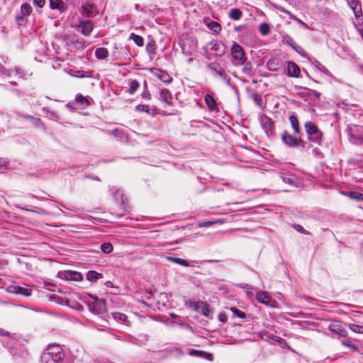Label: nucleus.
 Masks as SVG:
<instances>
[{"label": "nucleus", "mask_w": 363, "mask_h": 363, "mask_svg": "<svg viewBox=\"0 0 363 363\" xmlns=\"http://www.w3.org/2000/svg\"><path fill=\"white\" fill-rule=\"evenodd\" d=\"M64 358L62 348L57 344L48 347L41 357L43 363H60Z\"/></svg>", "instance_id": "obj_1"}, {"label": "nucleus", "mask_w": 363, "mask_h": 363, "mask_svg": "<svg viewBox=\"0 0 363 363\" xmlns=\"http://www.w3.org/2000/svg\"><path fill=\"white\" fill-rule=\"evenodd\" d=\"M304 127L308 139L314 143L320 145L322 141L323 133L319 128L311 121L306 122Z\"/></svg>", "instance_id": "obj_2"}, {"label": "nucleus", "mask_w": 363, "mask_h": 363, "mask_svg": "<svg viewBox=\"0 0 363 363\" xmlns=\"http://www.w3.org/2000/svg\"><path fill=\"white\" fill-rule=\"evenodd\" d=\"M282 142L287 146L291 147H301L304 149L306 143L301 138H297L289 134L286 131H284L281 134Z\"/></svg>", "instance_id": "obj_3"}, {"label": "nucleus", "mask_w": 363, "mask_h": 363, "mask_svg": "<svg viewBox=\"0 0 363 363\" xmlns=\"http://www.w3.org/2000/svg\"><path fill=\"white\" fill-rule=\"evenodd\" d=\"M350 140L354 145H363V125H354L349 128Z\"/></svg>", "instance_id": "obj_4"}, {"label": "nucleus", "mask_w": 363, "mask_h": 363, "mask_svg": "<svg viewBox=\"0 0 363 363\" xmlns=\"http://www.w3.org/2000/svg\"><path fill=\"white\" fill-rule=\"evenodd\" d=\"M230 53L233 58L237 61V63H239L246 59L243 48L236 42H233L230 49Z\"/></svg>", "instance_id": "obj_5"}, {"label": "nucleus", "mask_w": 363, "mask_h": 363, "mask_svg": "<svg viewBox=\"0 0 363 363\" xmlns=\"http://www.w3.org/2000/svg\"><path fill=\"white\" fill-rule=\"evenodd\" d=\"M206 47L211 50L217 52V53L215 54V56L222 57L226 52L225 45L217 40H211L206 45Z\"/></svg>", "instance_id": "obj_6"}, {"label": "nucleus", "mask_w": 363, "mask_h": 363, "mask_svg": "<svg viewBox=\"0 0 363 363\" xmlns=\"http://www.w3.org/2000/svg\"><path fill=\"white\" fill-rule=\"evenodd\" d=\"M91 297L95 300V301L91 306V310L96 314H102L106 312V303L104 298H99L96 296L91 295Z\"/></svg>", "instance_id": "obj_7"}, {"label": "nucleus", "mask_w": 363, "mask_h": 363, "mask_svg": "<svg viewBox=\"0 0 363 363\" xmlns=\"http://www.w3.org/2000/svg\"><path fill=\"white\" fill-rule=\"evenodd\" d=\"M8 291L11 294H21L24 296H30L32 293L30 289L16 285L10 286L8 288Z\"/></svg>", "instance_id": "obj_8"}, {"label": "nucleus", "mask_w": 363, "mask_h": 363, "mask_svg": "<svg viewBox=\"0 0 363 363\" xmlns=\"http://www.w3.org/2000/svg\"><path fill=\"white\" fill-rule=\"evenodd\" d=\"M151 72L154 76L157 77L160 80H161L164 83L169 84L172 81V78L165 71H162L159 69H152Z\"/></svg>", "instance_id": "obj_9"}, {"label": "nucleus", "mask_w": 363, "mask_h": 363, "mask_svg": "<svg viewBox=\"0 0 363 363\" xmlns=\"http://www.w3.org/2000/svg\"><path fill=\"white\" fill-rule=\"evenodd\" d=\"M78 28L85 36H89L93 30V25L90 21H80Z\"/></svg>", "instance_id": "obj_10"}, {"label": "nucleus", "mask_w": 363, "mask_h": 363, "mask_svg": "<svg viewBox=\"0 0 363 363\" xmlns=\"http://www.w3.org/2000/svg\"><path fill=\"white\" fill-rule=\"evenodd\" d=\"M49 5L51 9L58 10L60 13L65 11L67 9V5L63 0H49Z\"/></svg>", "instance_id": "obj_11"}, {"label": "nucleus", "mask_w": 363, "mask_h": 363, "mask_svg": "<svg viewBox=\"0 0 363 363\" xmlns=\"http://www.w3.org/2000/svg\"><path fill=\"white\" fill-rule=\"evenodd\" d=\"M236 65H242V71L247 76H253L254 70L250 62L247 60V58L239 63H236Z\"/></svg>", "instance_id": "obj_12"}, {"label": "nucleus", "mask_w": 363, "mask_h": 363, "mask_svg": "<svg viewBox=\"0 0 363 363\" xmlns=\"http://www.w3.org/2000/svg\"><path fill=\"white\" fill-rule=\"evenodd\" d=\"M63 277L66 280L68 281H82L83 277L81 273L74 271H67L63 273Z\"/></svg>", "instance_id": "obj_13"}, {"label": "nucleus", "mask_w": 363, "mask_h": 363, "mask_svg": "<svg viewBox=\"0 0 363 363\" xmlns=\"http://www.w3.org/2000/svg\"><path fill=\"white\" fill-rule=\"evenodd\" d=\"M195 309L206 317H210L211 313V309L209 306L203 302H197L196 303Z\"/></svg>", "instance_id": "obj_14"}, {"label": "nucleus", "mask_w": 363, "mask_h": 363, "mask_svg": "<svg viewBox=\"0 0 363 363\" xmlns=\"http://www.w3.org/2000/svg\"><path fill=\"white\" fill-rule=\"evenodd\" d=\"M189 354L191 356L203 358V359H206L210 361H212L213 358L212 354L208 353L203 350H190L189 352Z\"/></svg>", "instance_id": "obj_15"}, {"label": "nucleus", "mask_w": 363, "mask_h": 363, "mask_svg": "<svg viewBox=\"0 0 363 363\" xmlns=\"http://www.w3.org/2000/svg\"><path fill=\"white\" fill-rule=\"evenodd\" d=\"M288 75L291 77H298L300 74L299 67L294 62H289L287 66Z\"/></svg>", "instance_id": "obj_16"}, {"label": "nucleus", "mask_w": 363, "mask_h": 363, "mask_svg": "<svg viewBox=\"0 0 363 363\" xmlns=\"http://www.w3.org/2000/svg\"><path fill=\"white\" fill-rule=\"evenodd\" d=\"M261 125L267 135L272 133V123L269 117L263 116L261 118Z\"/></svg>", "instance_id": "obj_17"}, {"label": "nucleus", "mask_w": 363, "mask_h": 363, "mask_svg": "<svg viewBox=\"0 0 363 363\" xmlns=\"http://www.w3.org/2000/svg\"><path fill=\"white\" fill-rule=\"evenodd\" d=\"M257 299L259 302L267 306H271L272 298L267 292L259 291L257 293Z\"/></svg>", "instance_id": "obj_18"}, {"label": "nucleus", "mask_w": 363, "mask_h": 363, "mask_svg": "<svg viewBox=\"0 0 363 363\" xmlns=\"http://www.w3.org/2000/svg\"><path fill=\"white\" fill-rule=\"evenodd\" d=\"M82 13L87 17L94 16V6L93 4L86 2L82 4Z\"/></svg>", "instance_id": "obj_19"}, {"label": "nucleus", "mask_w": 363, "mask_h": 363, "mask_svg": "<svg viewBox=\"0 0 363 363\" xmlns=\"http://www.w3.org/2000/svg\"><path fill=\"white\" fill-rule=\"evenodd\" d=\"M160 99L167 104L170 105L172 101V94L167 89H162L160 91Z\"/></svg>", "instance_id": "obj_20"}, {"label": "nucleus", "mask_w": 363, "mask_h": 363, "mask_svg": "<svg viewBox=\"0 0 363 363\" xmlns=\"http://www.w3.org/2000/svg\"><path fill=\"white\" fill-rule=\"evenodd\" d=\"M205 102L209 110L213 111L217 108V103L211 94H206L205 96Z\"/></svg>", "instance_id": "obj_21"}, {"label": "nucleus", "mask_w": 363, "mask_h": 363, "mask_svg": "<svg viewBox=\"0 0 363 363\" xmlns=\"http://www.w3.org/2000/svg\"><path fill=\"white\" fill-rule=\"evenodd\" d=\"M356 20L354 21V26L358 32H363V16L362 11L358 13H354Z\"/></svg>", "instance_id": "obj_22"}, {"label": "nucleus", "mask_w": 363, "mask_h": 363, "mask_svg": "<svg viewBox=\"0 0 363 363\" xmlns=\"http://www.w3.org/2000/svg\"><path fill=\"white\" fill-rule=\"evenodd\" d=\"M75 101L77 104H79L82 106V108L87 107L91 104L90 98L88 96L85 97L82 94H77Z\"/></svg>", "instance_id": "obj_23"}, {"label": "nucleus", "mask_w": 363, "mask_h": 363, "mask_svg": "<svg viewBox=\"0 0 363 363\" xmlns=\"http://www.w3.org/2000/svg\"><path fill=\"white\" fill-rule=\"evenodd\" d=\"M347 2L352 9L354 13H358V15H359V13L362 11L360 3L357 0H347Z\"/></svg>", "instance_id": "obj_24"}, {"label": "nucleus", "mask_w": 363, "mask_h": 363, "mask_svg": "<svg viewBox=\"0 0 363 363\" xmlns=\"http://www.w3.org/2000/svg\"><path fill=\"white\" fill-rule=\"evenodd\" d=\"M95 56L99 60H104L108 56V51L105 48H97L95 50Z\"/></svg>", "instance_id": "obj_25"}, {"label": "nucleus", "mask_w": 363, "mask_h": 363, "mask_svg": "<svg viewBox=\"0 0 363 363\" xmlns=\"http://www.w3.org/2000/svg\"><path fill=\"white\" fill-rule=\"evenodd\" d=\"M289 121L291 125L292 128L294 129L295 133H299L301 131L298 120L295 114H292L289 116Z\"/></svg>", "instance_id": "obj_26"}, {"label": "nucleus", "mask_w": 363, "mask_h": 363, "mask_svg": "<svg viewBox=\"0 0 363 363\" xmlns=\"http://www.w3.org/2000/svg\"><path fill=\"white\" fill-rule=\"evenodd\" d=\"M229 18L234 21H238L242 16V12L239 9H232L229 12Z\"/></svg>", "instance_id": "obj_27"}, {"label": "nucleus", "mask_w": 363, "mask_h": 363, "mask_svg": "<svg viewBox=\"0 0 363 363\" xmlns=\"http://www.w3.org/2000/svg\"><path fill=\"white\" fill-rule=\"evenodd\" d=\"M345 195L350 197L351 199L359 201H363V194L359 191H347L345 193Z\"/></svg>", "instance_id": "obj_28"}, {"label": "nucleus", "mask_w": 363, "mask_h": 363, "mask_svg": "<svg viewBox=\"0 0 363 363\" xmlns=\"http://www.w3.org/2000/svg\"><path fill=\"white\" fill-rule=\"evenodd\" d=\"M102 277V274L93 270L89 271L86 274V279L90 281H95Z\"/></svg>", "instance_id": "obj_29"}, {"label": "nucleus", "mask_w": 363, "mask_h": 363, "mask_svg": "<svg viewBox=\"0 0 363 363\" xmlns=\"http://www.w3.org/2000/svg\"><path fill=\"white\" fill-rule=\"evenodd\" d=\"M15 22L19 26H26L28 23V19L26 18V16L22 13H16L15 16Z\"/></svg>", "instance_id": "obj_30"}, {"label": "nucleus", "mask_w": 363, "mask_h": 363, "mask_svg": "<svg viewBox=\"0 0 363 363\" xmlns=\"http://www.w3.org/2000/svg\"><path fill=\"white\" fill-rule=\"evenodd\" d=\"M207 27L216 35L219 33L222 28L220 23L213 21L207 24Z\"/></svg>", "instance_id": "obj_31"}, {"label": "nucleus", "mask_w": 363, "mask_h": 363, "mask_svg": "<svg viewBox=\"0 0 363 363\" xmlns=\"http://www.w3.org/2000/svg\"><path fill=\"white\" fill-rule=\"evenodd\" d=\"M33 11V9L31 6L27 3L23 4L21 6V11L20 13L23 15L27 16L30 15V13Z\"/></svg>", "instance_id": "obj_32"}, {"label": "nucleus", "mask_w": 363, "mask_h": 363, "mask_svg": "<svg viewBox=\"0 0 363 363\" xmlns=\"http://www.w3.org/2000/svg\"><path fill=\"white\" fill-rule=\"evenodd\" d=\"M111 316L115 320L120 323H125L127 320V316L125 314L119 312L111 313Z\"/></svg>", "instance_id": "obj_33"}, {"label": "nucleus", "mask_w": 363, "mask_h": 363, "mask_svg": "<svg viewBox=\"0 0 363 363\" xmlns=\"http://www.w3.org/2000/svg\"><path fill=\"white\" fill-rule=\"evenodd\" d=\"M130 38L132 39L134 41V43L140 47L143 46L144 44L143 38L138 35H136L135 33H131Z\"/></svg>", "instance_id": "obj_34"}, {"label": "nucleus", "mask_w": 363, "mask_h": 363, "mask_svg": "<svg viewBox=\"0 0 363 363\" xmlns=\"http://www.w3.org/2000/svg\"><path fill=\"white\" fill-rule=\"evenodd\" d=\"M259 30L262 35H267L270 32V26L267 23H262L259 27Z\"/></svg>", "instance_id": "obj_35"}, {"label": "nucleus", "mask_w": 363, "mask_h": 363, "mask_svg": "<svg viewBox=\"0 0 363 363\" xmlns=\"http://www.w3.org/2000/svg\"><path fill=\"white\" fill-rule=\"evenodd\" d=\"M168 259L176 263V264H179L182 266H184V267H189V264L188 262V261L185 260V259H181V258H178V257H168Z\"/></svg>", "instance_id": "obj_36"}, {"label": "nucleus", "mask_w": 363, "mask_h": 363, "mask_svg": "<svg viewBox=\"0 0 363 363\" xmlns=\"http://www.w3.org/2000/svg\"><path fill=\"white\" fill-rule=\"evenodd\" d=\"M101 250L103 252L108 254L113 251V247L110 242H105L101 245Z\"/></svg>", "instance_id": "obj_37"}, {"label": "nucleus", "mask_w": 363, "mask_h": 363, "mask_svg": "<svg viewBox=\"0 0 363 363\" xmlns=\"http://www.w3.org/2000/svg\"><path fill=\"white\" fill-rule=\"evenodd\" d=\"M139 86H140V84L137 80H135V79L132 80L130 82L129 93L130 94H133L138 89Z\"/></svg>", "instance_id": "obj_38"}, {"label": "nucleus", "mask_w": 363, "mask_h": 363, "mask_svg": "<svg viewBox=\"0 0 363 363\" xmlns=\"http://www.w3.org/2000/svg\"><path fill=\"white\" fill-rule=\"evenodd\" d=\"M348 327L354 333L363 334V326L362 325L350 324L348 325Z\"/></svg>", "instance_id": "obj_39"}, {"label": "nucleus", "mask_w": 363, "mask_h": 363, "mask_svg": "<svg viewBox=\"0 0 363 363\" xmlns=\"http://www.w3.org/2000/svg\"><path fill=\"white\" fill-rule=\"evenodd\" d=\"M230 310L233 312V313L235 315H237L240 318H245L246 315L244 312L241 311L238 308L235 307H232L230 308Z\"/></svg>", "instance_id": "obj_40"}, {"label": "nucleus", "mask_w": 363, "mask_h": 363, "mask_svg": "<svg viewBox=\"0 0 363 363\" xmlns=\"http://www.w3.org/2000/svg\"><path fill=\"white\" fill-rule=\"evenodd\" d=\"M206 67L209 70L214 72L215 74L217 72L218 69L220 67V65L217 62L208 63V64H207Z\"/></svg>", "instance_id": "obj_41"}, {"label": "nucleus", "mask_w": 363, "mask_h": 363, "mask_svg": "<svg viewBox=\"0 0 363 363\" xmlns=\"http://www.w3.org/2000/svg\"><path fill=\"white\" fill-rule=\"evenodd\" d=\"M286 42L287 45H289L290 47H291L294 50H295L296 47L298 45V44L295 42V40L290 36L286 37Z\"/></svg>", "instance_id": "obj_42"}, {"label": "nucleus", "mask_w": 363, "mask_h": 363, "mask_svg": "<svg viewBox=\"0 0 363 363\" xmlns=\"http://www.w3.org/2000/svg\"><path fill=\"white\" fill-rule=\"evenodd\" d=\"M216 75L219 76L220 77L223 78L224 80L230 81V79H228L225 70L220 67L217 72L216 73Z\"/></svg>", "instance_id": "obj_43"}, {"label": "nucleus", "mask_w": 363, "mask_h": 363, "mask_svg": "<svg viewBox=\"0 0 363 363\" xmlns=\"http://www.w3.org/2000/svg\"><path fill=\"white\" fill-rule=\"evenodd\" d=\"M294 229L297 230L298 232L304 234V235H310L311 233L304 229V228L298 224L294 225Z\"/></svg>", "instance_id": "obj_44"}, {"label": "nucleus", "mask_w": 363, "mask_h": 363, "mask_svg": "<svg viewBox=\"0 0 363 363\" xmlns=\"http://www.w3.org/2000/svg\"><path fill=\"white\" fill-rule=\"evenodd\" d=\"M146 50L148 52H153L155 50V42L154 40H151L146 45Z\"/></svg>", "instance_id": "obj_45"}, {"label": "nucleus", "mask_w": 363, "mask_h": 363, "mask_svg": "<svg viewBox=\"0 0 363 363\" xmlns=\"http://www.w3.org/2000/svg\"><path fill=\"white\" fill-rule=\"evenodd\" d=\"M277 64L273 60H269L267 63V66L268 69L271 71L276 70L277 69Z\"/></svg>", "instance_id": "obj_46"}, {"label": "nucleus", "mask_w": 363, "mask_h": 363, "mask_svg": "<svg viewBox=\"0 0 363 363\" xmlns=\"http://www.w3.org/2000/svg\"><path fill=\"white\" fill-rule=\"evenodd\" d=\"M135 109L138 111H144L146 113H149L150 106L147 105L140 104L135 107Z\"/></svg>", "instance_id": "obj_47"}, {"label": "nucleus", "mask_w": 363, "mask_h": 363, "mask_svg": "<svg viewBox=\"0 0 363 363\" xmlns=\"http://www.w3.org/2000/svg\"><path fill=\"white\" fill-rule=\"evenodd\" d=\"M294 50H296V52H297L300 55L303 57H306L307 55V52H306V50L298 45L296 47Z\"/></svg>", "instance_id": "obj_48"}, {"label": "nucleus", "mask_w": 363, "mask_h": 363, "mask_svg": "<svg viewBox=\"0 0 363 363\" xmlns=\"http://www.w3.org/2000/svg\"><path fill=\"white\" fill-rule=\"evenodd\" d=\"M252 98H253L254 101L255 102V104L260 106L261 104H262V98H261V96L258 94L255 93V94H252Z\"/></svg>", "instance_id": "obj_49"}, {"label": "nucleus", "mask_w": 363, "mask_h": 363, "mask_svg": "<svg viewBox=\"0 0 363 363\" xmlns=\"http://www.w3.org/2000/svg\"><path fill=\"white\" fill-rule=\"evenodd\" d=\"M0 72L1 74L6 75V76H11V72H13V69H6L5 67H0Z\"/></svg>", "instance_id": "obj_50"}, {"label": "nucleus", "mask_w": 363, "mask_h": 363, "mask_svg": "<svg viewBox=\"0 0 363 363\" xmlns=\"http://www.w3.org/2000/svg\"><path fill=\"white\" fill-rule=\"evenodd\" d=\"M16 74L21 78L26 79V74H24V71L20 68L16 67L14 69Z\"/></svg>", "instance_id": "obj_51"}, {"label": "nucleus", "mask_w": 363, "mask_h": 363, "mask_svg": "<svg viewBox=\"0 0 363 363\" xmlns=\"http://www.w3.org/2000/svg\"><path fill=\"white\" fill-rule=\"evenodd\" d=\"M342 343L343 345L347 346L354 351L358 350L357 347L355 345L350 343V342L342 341Z\"/></svg>", "instance_id": "obj_52"}, {"label": "nucleus", "mask_w": 363, "mask_h": 363, "mask_svg": "<svg viewBox=\"0 0 363 363\" xmlns=\"http://www.w3.org/2000/svg\"><path fill=\"white\" fill-rule=\"evenodd\" d=\"M45 4V0H33V4L34 6L43 8Z\"/></svg>", "instance_id": "obj_53"}, {"label": "nucleus", "mask_w": 363, "mask_h": 363, "mask_svg": "<svg viewBox=\"0 0 363 363\" xmlns=\"http://www.w3.org/2000/svg\"><path fill=\"white\" fill-rule=\"evenodd\" d=\"M142 97L145 99L150 100L151 94L148 90H144V91L142 94Z\"/></svg>", "instance_id": "obj_54"}, {"label": "nucleus", "mask_w": 363, "mask_h": 363, "mask_svg": "<svg viewBox=\"0 0 363 363\" xmlns=\"http://www.w3.org/2000/svg\"><path fill=\"white\" fill-rule=\"evenodd\" d=\"M318 69L320 71L323 72V73H325L326 74H330L329 70L325 66L321 65L320 63H318Z\"/></svg>", "instance_id": "obj_55"}, {"label": "nucleus", "mask_w": 363, "mask_h": 363, "mask_svg": "<svg viewBox=\"0 0 363 363\" xmlns=\"http://www.w3.org/2000/svg\"><path fill=\"white\" fill-rule=\"evenodd\" d=\"M218 319L220 322L225 323L227 320V315L224 313H220L218 315Z\"/></svg>", "instance_id": "obj_56"}, {"label": "nucleus", "mask_w": 363, "mask_h": 363, "mask_svg": "<svg viewBox=\"0 0 363 363\" xmlns=\"http://www.w3.org/2000/svg\"><path fill=\"white\" fill-rule=\"evenodd\" d=\"M7 168V162L5 159L0 157V169Z\"/></svg>", "instance_id": "obj_57"}, {"label": "nucleus", "mask_w": 363, "mask_h": 363, "mask_svg": "<svg viewBox=\"0 0 363 363\" xmlns=\"http://www.w3.org/2000/svg\"><path fill=\"white\" fill-rule=\"evenodd\" d=\"M74 76L77 77H86V75L84 74V71H82V70L76 71L75 74H74Z\"/></svg>", "instance_id": "obj_58"}, {"label": "nucleus", "mask_w": 363, "mask_h": 363, "mask_svg": "<svg viewBox=\"0 0 363 363\" xmlns=\"http://www.w3.org/2000/svg\"><path fill=\"white\" fill-rule=\"evenodd\" d=\"M9 335H10L9 332L6 331L2 328H0V336L8 337Z\"/></svg>", "instance_id": "obj_59"}, {"label": "nucleus", "mask_w": 363, "mask_h": 363, "mask_svg": "<svg viewBox=\"0 0 363 363\" xmlns=\"http://www.w3.org/2000/svg\"><path fill=\"white\" fill-rule=\"evenodd\" d=\"M216 222L206 221V222H204L203 224H201V226L208 227V226H210V225H213Z\"/></svg>", "instance_id": "obj_60"}, {"label": "nucleus", "mask_w": 363, "mask_h": 363, "mask_svg": "<svg viewBox=\"0 0 363 363\" xmlns=\"http://www.w3.org/2000/svg\"><path fill=\"white\" fill-rule=\"evenodd\" d=\"M283 181L284 182H286V183H289V184H291L293 182V179H291V178H286V177L283 178Z\"/></svg>", "instance_id": "obj_61"}, {"label": "nucleus", "mask_w": 363, "mask_h": 363, "mask_svg": "<svg viewBox=\"0 0 363 363\" xmlns=\"http://www.w3.org/2000/svg\"><path fill=\"white\" fill-rule=\"evenodd\" d=\"M105 285H106L107 287H112V286H113L112 282H111V281H107L105 283Z\"/></svg>", "instance_id": "obj_62"}, {"label": "nucleus", "mask_w": 363, "mask_h": 363, "mask_svg": "<svg viewBox=\"0 0 363 363\" xmlns=\"http://www.w3.org/2000/svg\"><path fill=\"white\" fill-rule=\"evenodd\" d=\"M143 87H144V90H148L147 89V83L146 81H145L143 83Z\"/></svg>", "instance_id": "obj_63"}, {"label": "nucleus", "mask_w": 363, "mask_h": 363, "mask_svg": "<svg viewBox=\"0 0 363 363\" xmlns=\"http://www.w3.org/2000/svg\"><path fill=\"white\" fill-rule=\"evenodd\" d=\"M241 27H242L241 26H238V27H235V31H239V30H240Z\"/></svg>", "instance_id": "obj_64"}]
</instances>
